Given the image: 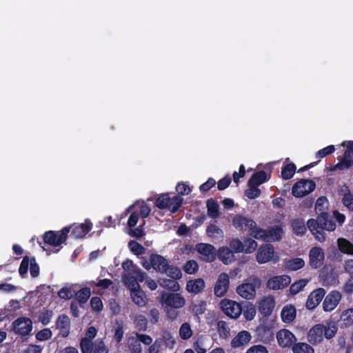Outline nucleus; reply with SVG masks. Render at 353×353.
Listing matches in <instances>:
<instances>
[{"instance_id": "nucleus-45", "label": "nucleus", "mask_w": 353, "mask_h": 353, "mask_svg": "<svg viewBox=\"0 0 353 353\" xmlns=\"http://www.w3.org/2000/svg\"><path fill=\"white\" fill-rule=\"evenodd\" d=\"M176 279H163L160 283V285L165 288H168L172 291H178L179 290V283L175 281Z\"/></svg>"}, {"instance_id": "nucleus-39", "label": "nucleus", "mask_w": 353, "mask_h": 353, "mask_svg": "<svg viewBox=\"0 0 353 353\" xmlns=\"http://www.w3.org/2000/svg\"><path fill=\"white\" fill-rule=\"evenodd\" d=\"M183 201V199L180 196H174L170 198L167 208L172 212H176Z\"/></svg>"}, {"instance_id": "nucleus-16", "label": "nucleus", "mask_w": 353, "mask_h": 353, "mask_svg": "<svg viewBox=\"0 0 353 353\" xmlns=\"http://www.w3.org/2000/svg\"><path fill=\"white\" fill-rule=\"evenodd\" d=\"M229 276L226 273H221L214 286V294L219 297L225 294L229 287Z\"/></svg>"}, {"instance_id": "nucleus-36", "label": "nucleus", "mask_w": 353, "mask_h": 353, "mask_svg": "<svg viewBox=\"0 0 353 353\" xmlns=\"http://www.w3.org/2000/svg\"><path fill=\"white\" fill-rule=\"evenodd\" d=\"M292 228L296 234L301 236L303 235L307 230L304 221L301 219H297L293 221Z\"/></svg>"}, {"instance_id": "nucleus-22", "label": "nucleus", "mask_w": 353, "mask_h": 353, "mask_svg": "<svg viewBox=\"0 0 353 353\" xmlns=\"http://www.w3.org/2000/svg\"><path fill=\"white\" fill-rule=\"evenodd\" d=\"M236 292L242 298L250 300L256 295V287L253 283H244L237 288Z\"/></svg>"}, {"instance_id": "nucleus-54", "label": "nucleus", "mask_w": 353, "mask_h": 353, "mask_svg": "<svg viewBox=\"0 0 353 353\" xmlns=\"http://www.w3.org/2000/svg\"><path fill=\"white\" fill-rule=\"evenodd\" d=\"M30 261L31 258L28 256H25L22 260L19 269V272L22 277H24L27 274Z\"/></svg>"}, {"instance_id": "nucleus-3", "label": "nucleus", "mask_w": 353, "mask_h": 353, "mask_svg": "<svg viewBox=\"0 0 353 353\" xmlns=\"http://www.w3.org/2000/svg\"><path fill=\"white\" fill-rule=\"evenodd\" d=\"M234 227L241 231H246L256 239L266 240V232L256 227V223L248 216L236 214L232 217Z\"/></svg>"}, {"instance_id": "nucleus-34", "label": "nucleus", "mask_w": 353, "mask_h": 353, "mask_svg": "<svg viewBox=\"0 0 353 353\" xmlns=\"http://www.w3.org/2000/svg\"><path fill=\"white\" fill-rule=\"evenodd\" d=\"M74 291L73 285L64 286L58 292V296L61 299H70L74 296Z\"/></svg>"}, {"instance_id": "nucleus-10", "label": "nucleus", "mask_w": 353, "mask_h": 353, "mask_svg": "<svg viewBox=\"0 0 353 353\" xmlns=\"http://www.w3.org/2000/svg\"><path fill=\"white\" fill-rule=\"evenodd\" d=\"M12 324L14 332L21 336L28 335L32 329V321L27 317H19Z\"/></svg>"}, {"instance_id": "nucleus-5", "label": "nucleus", "mask_w": 353, "mask_h": 353, "mask_svg": "<svg viewBox=\"0 0 353 353\" xmlns=\"http://www.w3.org/2000/svg\"><path fill=\"white\" fill-rule=\"evenodd\" d=\"M141 342L145 345H150L152 343V338L144 334H139L133 332L127 338V346L130 353H141L142 347Z\"/></svg>"}, {"instance_id": "nucleus-47", "label": "nucleus", "mask_w": 353, "mask_h": 353, "mask_svg": "<svg viewBox=\"0 0 353 353\" xmlns=\"http://www.w3.org/2000/svg\"><path fill=\"white\" fill-rule=\"evenodd\" d=\"M338 327L335 323H330L327 326H325V332L323 337L327 339H332L336 334Z\"/></svg>"}, {"instance_id": "nucleus-8", "label": "nucleus", "mask_w": 353, "mask_h": 353, "mask_svg": "<svg viewBox=\"0 0 353 353\" xmlns=\"http://www.w3.org/2000/svg\"><path fill=\"white\" fill-rule=\"evenodd\" d=\"M223 312L232 319L238 318L242 312V307L239 303L232 300H223L221 302Z\"/></svg>"}, {"instance_id": "nucleus-19", "label": "nucleus", "mask_w": 353, "mask_h": 353, "mask_svg": "<svg viewBox=\"0 0 353 353\" xmlns=\"http://www.w3.org/2000/svg\"><path fill=\"white\" fill-rule=\"evenodd\" d=\"M274 306V299L272 296H265L259 302V310L264 316H269L272 312Z\"/></svg>"}, {"instance_id": "nucleus-12", "label": "nucleus", "mask_w": 353, "mask_h": 353, "mask_svg": "<svg viewBox=\"0 0 353 353\" xmlns=\"http://www.w3.org/2000/svg\"><path fill=\"white\" fill-rule=\"evenodd\" d=\"M276 339L282 347H290L296 341L294 334L286 329L281 330L276 333Z\"/></svg>"}, {"instance_id": "nucleus-32", "label": "nucleus", "mask_w": 353, "mask_h": 353, "mask_svg": "<svg viewBox=\"0 0 353 353\" xmlns=\"http://www.w3.org/2000/svg\"><path fill=\"white\" fill-rule=\"evenodd\" d=\"M267 181V174L264 171L254 173L248 181V185H259Z\"/></svg>"}, {"instance_id": "nucleus-13", "label": "nucleus", "mask_w": 353, "mask_h": 353, "mask_svg": "<svg viewBox=\"0 0 353 353\" xmlns=\"http://www.w3.org/2000/svg\"><path fill=\"white\" fill-rule=\"evenodd\" d=\"M310 265L312 268H320L325 259L323 250L319 247L312 248L309 253Z\"/></svg>"}, {"instance_id": "nucleus-44", "label": "nucleus", "mask_w": 353, "mask_h": 353, "mask_svg": "<svg viewBox=\"0 0 353 353\" xmlns=\"http://www.w3.org/2000/svg\"><path fill=\"white\" fill-rule=\"evenodd\" d=\"M94 343L92 340L83 338L80 343L82 353H92Z\"/></svg>"}, {"instance_id": "nucleus-49", "label": "nucleus", "mask_w": 353, "mask_h": 353, "mask_svg": "<svg viewBox=\"0 0 353 353\" xmlns=\"http://www.w3.org/2000/svg\"><path fill=\"white\" fill-rule=\"evenodd\" d=\"M199 265L196 261L190 260L186 262L183 267V270L185 272L189 274H194L198 271Z\"/></svg>"}, {"instance_id": "nucleus-18", "label": "nucleus", "mask_w": 353, "mask_h": 353, "mask_svg": "<svg viewBox=\"0 0 353 353\" xmlns=\"http://www.w3.org/2000/svg\"><path fill=\"white\" fill-rule=\"evenodd\" d=\"M343 145H346L347 150L344 152L343 160L336 165L339 169L347 168L353 164V145L352 142H343Z\"/></svg>"}, {"instance_id": "nucleus-26", "label": "nucleus", "mask_w": 353, "mask_h": 353, "mask_svg": "<svg viewBox=\"0 0 353 353\" xmlns=\"http://www.w3.org/2000/svg\"><path fill=\"white\" fill-rule=\"evenodd\" d=\"M296 314V308L292 305L284 306L281 312L282 321L286 323H291L295 319Z\"/></svg>"}, {"instance_id": "nucleus-43", "label": "nucleus", "mask_w": 353, "mask_h": 353, "mask_svg": "<svg viewBox=\"0 0 353 353\" xmlns=\"http://www.w3.org/2000/svg\"><path fill=\"white\" fill-rule=\"evenodd\" d=\"M296 166L294 163H289L284 166L281 171L282 177L284 179H291L295 172Z\"/></svg>"}, {"instance_id": "nucleus-35", "label": "nucleus", "mask_w": 353, "mask_h": 353, "mask_svg": "<svg viewBox=\"0 0 353 353\" xmlns=\"http://www.w3.org/2000/svg\"><path fill=\"white\" fill-rule=\"evenodd\" d=\"M294 353H314V349L306 343H298L293 345Z\"/></svg>"}, {"instance_id": "nucleus-40", "label": "nucleus", "mask_w": 353, "mask_h": 353, "mask_svg": "<svg viewBox=\"0 0 353 353\" xmlns=\"http://www.w3.org/2000/svg\"><path fill=\"white\" fill-rule=\"evenodd\" d=\"M308 281L307 279H301L291 285L290 292L292 294H296L301 291L307 285Z\"/></svg>"}, {"instance_id": "nucleus-58", "label": "nucleus", "mask_w": 353, "mask_h": 353, "mask_svg": "<svg viewBox=\"0 0 353 353\" xmlns=\"http://www.w3.org/2000/svg\"><path fill=\"white\" fill-rule=\"evenodd\" d=\"M92 309L96 312H101L103 305L101 299L98 296H94L90 300Z\"/></svg>"}, {"instance_id": "nucleus-27", "label": "nucleus", "mask_w": 353, "mask_h": 353, "mask_svg": "<svg viewBox=\"0 0 353 353\" xmlns=\"http://www.w3.org/2000/svg\"><path fill=\"white\" fill-rule=\"evenodd\" d=\"M218 257L225 265L232 263L235 259L233 252L227 247L219 248Z\"/></svg>"}, {"instance_id": "nucleus-4", "label": "nucleus", "mask_w": 353, "mask_h": 353, "mask_svg": "<svg viewBox=\"0 0 353 353\" xmlns=\"http://www.w3.org/2000/svg\"><path fill=\"white\" fill-rule=\"evenodd\" d=\"M152 268L157 272L166 274L171 279H179L182 276V273L179 268L170 265L168 260L163 256L158 254L150 255Z\"/></svg>"}, {"instance_id": "nucleus-53", "label": "nucleus", "mask_w": 353, "mask_h": 353, "mask_svg": "<svg viewBox=\"0 0 353 353\" xmlns=\"http://www.w3.org/2000/svg\"><path fill=\"white\" fill-rule=\"evenodd\" d=\"M244 244L239 239H233L230 242V249L234 252H244Z\"/></svg>"}, {"instance_id": "nucleus-30", "label": "nucleus", "mask_w": 353, "mask_h": 353, "mask_svg": "<svg viewBox=\"0 0 353 353\" xmlns=\"http://www.w3.org/2000/svg\"><path fill=\"white\" fill-rule=\"evenodd\" d=\"M339 250L345 254L353 255V244L348 240L340 238L337 241Z\"/></svg>"}, {"instance_id": "nucleus-52", "label": "nucleus", "mask_w": 353, "mask_h": 353, "mask_svg": "<svg viewBox=\"0 0 353 353\" xmlns=\"http://www.w3.org/2000/svg\"><path fill=\"white\" fill-rule=\"evenodd\" d=\"M327 199L325 197H319L315 205V210L316 213L319 215L322 212H326L327 205Z\"/></svg>"}, {"instance_id": "nucleus-31", "label": "nucleus", "mask_w": 353, "mask_h": 353, "mask_svg": "<svg viewBox=\"0 0 353 353\" xmlns=\"http://www.w3.org/2000/svg\"><path fill=\"white\" fill-rule=\"evenodd\" d=\"M91 295V290L89 288H83L80 290L74 291V296L80 304H84L87 302Z\"/></svg>"}, {"instance_id": "nucleus-33", "label": "nucleus", "mask_w": 353, "mask_h": 353, "mask_svg": "<svg viewBox=\"0 0 353 353\" xmlns=\"http://www.w3.org/2000/svg\"><path fill=\"white\" fill-rule=\"evenodd\" d=\"M342 325L345 327H350L353 324V308L344 310L340 317Z\"/></svg>"}, {"instance_id": "nucleus-7", "label": "nucleus", "mask_w": 353, "mask_h": 353, "mask_svg": "<svg viewBox=\"0 0 353 353\" xmlns=\"http://www.w3.org/2000/svg\"><path fill=\"white\" fill-rule=\"evenodd\" d=\"M316 187L315 183L309 179H301L292 187V194L296 197H303L312 192Z\"/></svg>"}, {"instance_id": "nucleus-11", "label": "nucleus", "mask_w": 353, "mask_h": 353, "mask_svg": "<svg viewBox=\"0 0 353 353\" xmlns=\"http://www.w3.org/2000/svg\"><path fill=\"white\" fill-rule=\"evenodd\" d=\"M342 295L341 292L336 290L330 292L325 298L323 302V308L325 312L334 310L339 305Z\"/></svg>"}, {"instance_id": "nucleus-50", "label": "nucleus", "mask_w": 353, "mask_h": 353, "mask_svg": "<svg viewBox=\"0 0 353 353\" xmlns=\"http://www.w3.org/2000/svg\"><path fill=\"white\" fill-rule=\"evenodd\" d=\"M207 234L213 238H219L223 236V231L216 225H210L207 228Z\"/></svg>"}, {"instance_id": "nucleus-29", "label": "nucleus", "mask_w": 353, "mask_h": 353, "mask_svg": "<svg viewBox=\"0 0 353 353\" xmlns=\"http://www.w3.org/2000/svg\"><path fill=\"white\" fill-rule=\"evenodd\" d=\"M305 265V261L301 258L289 259L285 262V267L288 270L296 271Z\"/></svg>"}, {"instance_id": "nucleus-25", "label": "nucleus", "mask_w": 353, "mask_h": 353, "mask_svg": "<svg viewBox=\"0 0 353 353\" xmlns=\"http://www.w3.org/2000/svg\"><path fill=\"white\" fill-rule=\"evenodd\" d=\"M251 338V334L249 332L245 330L241 331L232 340L231 346L234 348L243 346L250 341Z\"/></svg>"}, {"instance_id": "nucleus-1", "label": "nucleus", "mask_w": 353, "mask_h": 353, "mask_svg": "<svg viewBox=\"0 0 353 353\" xmlns=\"http://www.w3.org/2000/svg\"><path fill=\"white\" fill-rule=\"evenodd\" d=\"M122 268L124 270L123 281L131 291L133 302L139 307L145 306L147 298L144 292L141 290L139 283L145 280L146 274L130 260L123 262Z\"/></svg>"}, {"instance_id": "nucleus-14", "label": "nucleus", "mask_w": 353, "mask_h": 353, "mask_svg": "<svg viewBox=\"0 0 353 353\" xmlns=\"http://www.w3.org/2000/svg\"><path fill=\"white\" fill-rule=\"evenodd\" d=\"M325 290L323 288H318L310 293L308 296L305 306L308 310L316 308L325 294Z\"/></svg>"}, {"instance_id": "nucleus-28", "label": "nucleus", "mask_w": 353, "mask_h": 353, "mask_svg": "<svg viewBox=\"0 0 353 353\" xmlns=\"http://www.w3.org/2000/svg\"><path fill=\"white\" fill-rule=\"evenodd\" d=\"M204 287V281L200 279L189 281L186 285L187 290L194 294L200 292Z\"/></svg>"}, {"instance_id": "nucleus-60", "label": "nucleus", "mask_w": 353, "mask_h": 353, "mask_svg": "<svg viewBox=\"0 0 353 353\" xmlns=\"http://www.w3.org/2000/svg\"><path fill=\"white\" fill-rule=\"evenodd\" d=\"M92 353H108V348L101 340L94 342Z\"/></svg>"}, {"instance_id": "nucleus-24", "label": "nucleus", "mask_w": 353, "mask_h": 353, "mask_svg": "<svg viewBox=\"0 0 353 353\" xmlns=\"http://www.w3.org/2000/svg\"><path fill=\"white\" fill-rule=\"evenodd\" d=\"M71 235L74 238H81L84 236L91 229L92 223L86 220L85 223L79 225H73Z\"/></svg>"}, {"instance_id": "nucleus-62", "label": "nucleus", "mask_w": 353, "mask_h": 353, "mask_svg": "<svg viewBox=\"0 0 353 353\" xmlns=\"http://www.w3.org/2000/svg\"><path fill=\"white\" fill-rule=\"evenodd\" d=\"M170 197L168 194H164L160 196L156 201V205L161 209L167 208Z\"/></svg>"}, {"instance_id": "nucleus-21", "label": "nucleus", "mask_w": 353, "mask_h": 353, "mask_svg": "<svg viewBox=\"0 0 353 353\" xmlns=\"http://www.w3.org/2000/svg\"><path fill=\"white\" fill-rule=\"evenodd\" d=\"M274 254V248L270 244L261 246L256 255L257 261L259 263H265L270 261Z\"/></svg>"}, {"instance_id": "nucleus-2", "label": "nucleus", "mask_w": 353, "mask_h": 353, "mask_svg": "<svg viewBox=\"0 0 353 353\" xmlns=\"http://www.w3.org/2000/svg\"><path fill=\"white\" fill-rule=\"evenodd\" d=\"M307 227L317 241L323 242L325 240L323 231H334L336 229V224L327 212H322L317 219H309Z\"/></svg>"}, {"instance_id": "nucleus-20", "label": "nucleus", "mask_w": 353, "mask_h": 353, "mask_svg": "<svg viewBox=\"0 0 353 353\" xmlns=\"http://www.w3.org/2000/svg\"><path fill=\"white\" fill-rule=\"evenodd\" d=\"M291 279L287 275L277 276L268 280L267 285L270 289L279 290L290 284Z\"/></svg>"}, {"instance_id": "nucleus-37", "label": "nucleus", "mask_w": 353, "mask_h": 353, "mask_svg": "<svg viewBox=\"0 0 353 353\" xmlns=\"http://www.w3.org/2000/svg\"><path fill=\"white\" fill-rule=\"evenodd\" d=\"M217 330L221 338L227 339L229 337L230 329L225 321H219L218 322Z\"/></svg>"}, {"instance_id": "nucleus-59", "label": "nucleus", "mask_w": 353, "mask_h": 353, "mask_svg": "<svg viewBox=\"0 0 353 353\" xmlns=\"http://www.w3.org/2000/svg\"><path fill=\"white\" fill-rule=\"evenodd\" d=\"M206 310V303L204 301H199L192 305V311L196 315L202 314Z\"/></svg>"}, {"instance_id": "nucleus-55", "label": "nucleus", "mask_w": 353, "mask_h": 353, "mask_svg": "<svg viewBox=\"0 0 353 353\" xmlns=\"http://www.w3.org/2000/svg\"><path fill=\"white\" fill-rule=\"evenodd\" d=\"M162 337L167 347L170 349L174 348L176 341L174 338L169 332H164Z\"/></svg>"}, {"instance_id": "nucleus-61", "label": "nucleus", "mask_w": 353, "mask_h": 353, "mask_svg": "<svg viewBox=\"0 0 353 353\" xmlns=\"http://www.w3.org/2000/svg\"><path fill=\"white\" fill-rule=\"evenodd\" d=\"M52 336V332L49 328H44L39 331L36 334V338L37 340L43 341H46L50 339Z\"/></svg>"}, {"instance_id": "nucleus-6", "label": "nucleus", "mask_w": 353, "mask_h": 353, "mask_svg": "<svg viewBox=\"0 0 353 353\" xmlns=\"http://www.w3.org/2000/svg\"><path fill=\"white\" fill-rule=\"evenodd\" d=\"M69 232L70 228L68 227H65L58 232L48 231L44 234L43 240L46 243L57 247L65 241Z\"/></svg>"}, {"instance_id": "nucleus-51", "label": "nucleus", "mask_w": 353, "mask_h": 353, "mask_svg": "<svg viewBox=\"0 0 353 353\" xmlns=\"http://www.w3.org/2000/svg\"><path fill=\"white\" fill-rule=\"evenodd\" d=\"M245 194L250 199H254L259 196L261 190L257 185H248V188L245 190Z\"/></svg>"}, {"instance_id": "nucleus-17", "label": "nucleus", "mask_w": 353, "mask_h": 353, "mask_svg": "<svg viewBox=\"0 0 353 353\" xmlns=\"http://www.w3.org/2000/svg\"><path fill=\"white\" fill-rule=\"evenodd\" d=\"M323 332H325V325L322 324L314 325L308 332V341L314 345L321 343L323 339Z\"/></svg>"}, {"instance_id": "nucleus-23", "label": "nucleus", "mask_w": 353, "mask_h": 353, "mask_svg": "<svg viewBox=\"0 0 353 353\" xmlns=\"http://www.w3.org/2000/svg\"><path fill=\"white\" fill-rule=\"evenodd\" d=\"M57 328L59 330V334L67 337L70 333V320L65 314L59 315L56 323Z\"/></svg>"}, {"instance_id": "nucleus-9", "label": "nucleus", "mask_w": 353, "mask_h": 353, "mask_svg": "<svg viewBox=\"0 0 353 353\" xmlns=\"http://www.w3.org/2000/svg\"><path fill=\"white\" fill-rule=\"evenodd\" d=\"M162 304L166 307L180 309L185 305V299L179 293L165 294L162 296Z\"/></svg>"}, {"instance_id": "nucleus-15", "label": "nucleus", "mask_w": 353, "mask_h": 353, "mask_svg": "<svg viewBox=\"0 0 353 353\" xmlns=\"http://www.w3.org/2000/svg\"><path fill=\"white\" fill-rule=\"evenodd\" d=\"M196 250L203 256V259L208 262L214 261L216 259L215 248L210 244L199 243L196 245Z\"/></svg>"}, {"instance_id": "nucleus-57", "label": "nucleus", "mask_w": 353, "mask_h": 353, "mask_svg": "<svg viewBox=\"0 0 353 353\" xmlns=\"http://www.w3.org/2000/svg\"><path fill=\"white\" fill-rule=\"evenodd\" d=\"M342 202L347 208L353 211V194L350 192L344 194Z\"/></svg>"}, {"instance_id": "nucleus-41", "label": "nucleus", "mask_w": 353, "mask_h": 353, "mask_svg": "<svg viewBox=\"0 0 353 353\" xmlns=\"http://www.w3.org/2000/svg\"><path fill=\"white\" fill-rule=\"evenodd\" d=\"M136 327L139 331H145L148 328V321L143 314L137 315L134 319Z\"/></svg>"}, {"instance_id": "nucleus-46", "label": "nucleus", "mask_w": 353, "mask_h": 353, "mask_svg": "<svg viewBox=\"0 0 353 353\" xmlns=\"http://www.w3.org/2000/svg\"><path fill=\"white\" fill-rule=\"evenodd\" d=\"M53 312L49 310H43L39 314V321L44 325H48L52 317Z\"/></svg>"}, {"instance_id": "nucleus-64", "label": "nucleus", "mask_w": 353, "mask_h": 353, "mask_svg": "<svg viewBox=\"0 0 353 353\" xmlns=\"http://www.w3.org/2000/svg\"><path fill=\"white\" fill-rule=\"evenodd\" d=\"M245 353H268V350L262 345H254L249 347Z\"/></svg>"}, {"instance_id": "nucleus-38", "label": "nucleus", "mask_w": 353, "mask_h": 353, "mask_svg": "<svg viewBox=\"0 0 353 353\" xmlns=\"http://www.w3.org/2000/svg\"><path fill=\"white\" fill-rule=\"evenodd\" d=\"M179 336L183 340H188L192 336V330L188 323H183L179 328Z\"/></svg>"}, {"instance_id": "nucleus-56", "label": "nucleus", "mask_w": 353, "mask_h": 353, "mask_svg": "<svg viewBox=\"0 0 353 353\" xmlns=\"http://www.w3.org/2000/svg\"><path fill=\"white\" fill-rule=\"evenodd\" d=\"M134 207L135 206H139V207L141 216L143 218H146L150 214V213L151 212L150 207L148 204L144 203L143 201H142V202H137V203H136L134 204Z\"/></svg>"}, {"instance_id": "nucleus-48", "label": "nucleus", "mask_w": 353, "mask_h": 353, "mask_svg": "<svg viewBox=\"0 0 353 353\" xmlns=\"http://www.w3.org/2000/svg\"><path fill=\"white\" fill-rule=\"evenodd\" d=\"M128 247L132 252L136 255H141L145 252V248L135 241H130Z\"/></svg>"}, {"instance_id": "nucleus-42", "label": "nucleus", "mask_w": 353, "mask_h": 353, "mask_svg": "<svg viewBox=\"0 0 353 353\" xmlns=\"http://www.w3.org/2000/svg\"><path fill=\"white\" fill-rule=\"evenodd\" d=\"M208 214L212 218H216L219 216V205L213 200L207 201Z\"/></svg>"}, {"instance_id": "nucleus-63", "label": "nucleus", "mask_w": 353, "mask_h": 353, "mask_svg": "<svg viewBox=\"0 0 353 353\" xmlns=\"http://www.w3.org/2000/svg\"><path fill=\"white\" fill-rule=\"evenodd\" d=\"M244 252L246 253L253 252L257 248V243L253 239H248L244 244Z\"/></svg>"}]
</instances>
